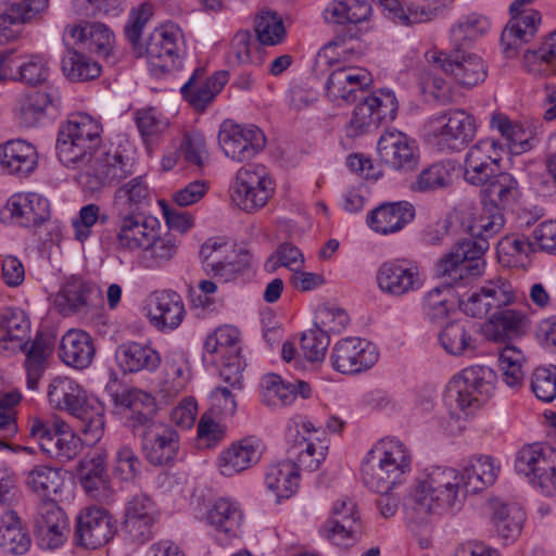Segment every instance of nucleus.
<instances>
[{
    "label": "nucleus",
    "mask_w": 556,
    "mask_h": 556,
    "mask_svg": "<svg viewBox=\"0 0 556 556\" xmlns=\"http://www.w3.org/2000/svg\"><path fill=\"white\" fill-rule=\"evenodd\" d=\"M460 482V473L452 467L432 466L425 469L405 497L406 513L417 521L455 514L467 497Z\"/></svg>",
    "instance_id": "obj_1"
},
{
    "label": "nucleus",
    "mask_w": 556,
    "mask_h": 556,
    "mask_svg": "<svg viewBox=\"0 0 556 556\" xmlns=\"http://www.w3.org/2000/svg\"><path fill=\"white\" fill-rule=\"evenodd\" d=\"M504 212L482 205L481 212L469 225L471 239L458 242L439 263L438 269L453 281L476 279L485 269L484 253L489 249L488 240L504 227Z\"/></svg>",
    "instance_id": "obj_2"
},
{
    "label": "nucleus",
    "mask_w": 556,
    "mask_h": 556,
    "mask_svg": "<svg viewBox=\"0 0 556 556\" xmlns=\"http://www.w3.org/2000/svg\"><path fill=\"white\" fill-rule=\"evenodd\" d=\"M127 424L132 432L141 438L142 451L147 460L154 466H163L173 460L179 448V435L169 425L155 420L153 399L142 392L130 394Z\"/></svg>",
    "instance_id": "obj_3"
},
{
    "label": "nucleus",
    "mask_w": 556,
    "mask_h": 556,
    "mask_svg": "<svg viewBox=\"0 0 556 556\" xmlns=\"http://www.w3.org/2000/svg\"><path fill=\"white\" fill-rule=\"evenodd\" d=\"M48 400L55 409L67 412L79 422L84 441L88 445L98 443L104 434V407L88 399L85 390L73 379L55 377L48 386Z\"/></svg>",
    "instance_id": "obj_4"
},
{
    "label": "nucleus",
    "mask_w": 556,
    "mask_h": 556,
    "mask_svg": "<svg viewBox=\"0 0 556 556\" xmlns=\"http://www.w3.org/2000/svg\"><path fill=\"white\" fill-rule=\"evenodd\" d=\"M489 22L485 17L471 13L460 17L450 30L452 50L447 54L438 49H431L425 53L427 62L438 68L458 67H488L481 54L470 49V43L485 34Z\"/></svg>",
    "instance_id": "obj_5"
},
{
    "label": "nucleus",
    "mask_w": 556,
    "mask_h": 556,
    "mask_svg": "<svg viewBox=\"0 0 556 556\" xmlns=\"http://www.w3.org/2000/svg\"><path fill=\"white\" fill-rule=\"evenodd\" d=\"M495 371L484 365L464 368L448 381L444 403L452 416L457 418L473 414L493 394Z\"/></svg>",
    "instance_id": "obj_6"
},
{
    "label": "nucleus",
    "mask_w": 556,
    "mask_h": 556,
    "mask_svg": "<svg viewBox=\"0 0 556 556\" xmlns=\"http://www.w3.org/2000/svg\"><path fill=\"white\" fill-rule=\"evenodd\" d=\"M377 457L363 465V481L376 493H389L406 482L412 471V454L399 440L382 441Z\"/></svg>",
    "instance_id": "obj_7"
},
{
    "label": "nucleus",
    "mask_w": 556,
    "mask_h": 556,
    "mask_svg": "<svg viewBox=\"0 0 556 556\" xmlns=\"http://www.w3.org/2000/svg\"><path fill=\"white\" fill-rule=\"evenodd\" d=\"M102 125L86 113L72 115L59 126L55 150L65 166L84 165L102 144Z\"/></svg>",
    "instance_id": "obj_8"
},
{
    "label": "nucleus",
    "mask_w": 556,
    "mask_h": 556,
    "mask_svg": "<svg viewBox=\"0 0 556 556\" xmlns=\"http://www.w3.org/2000/svg\"><path fill=\"white\" fill-rule=\"evenodd\" d=\"M254 24L256 38L249 30H239L235 35L231 54L233 65L263 66L267 56L264 46L279 45L286 37L283 21L274 11H262Z\"/></svg>",
    "instance_id": "obj_9"
},
{
    "label": "nucleus",
    "mask_w": 556,
    "mask_h": 556,
    "mask_svg": "<svg viewBox=\"0 0 556 556\" xmlns=\"http://www.w3.org/2000/svg\"><path fill=\"white\" fill-rule=\"evenodd\" d=\"M83 166L80 182L91 192L117 184L135 173L134 159L119 148L108 150L101 146Z\"/></svg>",
    "instance_id": "obj_10"
},
{
    "label": "nucleus",
    "mask_w": 556,
    "mask_h": 556,
    "mask_svg": "<svg viewBox=\"0 0 556 556\" xmlns=\"http://www.w3.org/2000/svg\"><path fill=\"white\" fill-rule=\"evenodd\" d=\"M428 141L442 153L463 150L476 135V124L464 110H448L428 121Z\"/></svg>",
    "instance_id": "obj_11"
},
{
    "label": "nucleus",
    "mask_w": 556,
    "mask_h": 556,
    "mask_svg": "<svg viewBox=\"0 0 556 556\" xmlns=\"http://www.w3.org/2000/svg\"><path fill=\"white\" fill-rule=\"evenodd\" d=\"M275 193V182L267 168L261 164L241 167L230 187L232 203L241 211L256 213Z\"/></svg>",
    "instance_id": "obj_12"
},
{
    "label": "nucleus",
    "mask_w": 556,
    "mask_h": 556,
    "mask_svg": "<svg viewBox=\"0 0 556 556\" xmlns=\"http://www.w3.org/2000/svg\"><path fill=\"white\" fill-rule=\"evenodd\" d=\"M515 468L545 495L556 494L555 447L540 443L525 445L516 455Z\"/></svg>",
    "instance_id": "obj_13"
},
{
    "label": "nucleus",
    "mask_w": 556,
    "mask_h": 556,
    "mask_svg": "<svg viewBox=\"0 0 556 556\" xmlns=\"http://www.w3.org/2000/svg\"><path fill=\"white\" fill-rule=\"evenodd\" d=\"M397 109V100L390 89H380L365 97L353 110L345 128L348 137H359L378 128L383 122L393 121Z\"/></svg>",
    "instance_id": "obj_14"
},
{
    "label": "nucleus",
    "mask_w": 556,
    "mask_h": 556,
    "mask_svg": "<svg viewBox=\"0 0 556 556\" xmlns=\"http://www.w3.org/2000/svg\"><path fill=\"white\" fill-rule=\"evenodd\" d=\"M51 0H15L0 3V46L17 40L25 25L45 21Z\"/></svg>",
    "instance_id": "obj_15"
},
{
    "label": "nucleus",
    "mask_w": 556,
    "mask_h": 556,
    "mask_svg": "<svg viewBox=\"0 0 556 556\" xmlns=\"http://www.w3.org/2000/svg\"><path fill=\"white\" fill-rule=\"evenodd\" d=\"M319 429L303 417L296 416L288 424L287 439L291 443L290 452L296 456L299 466L315 471L325 460L328 446L317 435Z\"/></svg>",
    "instance_id": "obj_16"
},
{
    "label": "nucleus",
    "mask_w": 556,
    "mask_h": 556,
    "mask_svg": "<svg viewBox=\"0 0 556 556\" xmlns=\"http://www.w3.org/2000/svg\"><path fill=\"white\" fill-rule=\"evenodd\" d=\"M63 427L64 422L51 426L39 418L29 424V435L38 442L41 452L62 464L74 459L81 450V440Z\"/></svg>",
    "instance_id": "obj_17"
},
{
    "label": "nucleus",
    "mask_w": 556,
    "mask_h": 556,
    "mask_svg": "<svg viewBox=\"0 0 556 556\" xmlns=\"http://www.w3.org/2000/svg\"><path fill=\"white\" fill-rule=\"evenodd\" d=\"M218 143L226 156L237 162H245L264 149L266 138L254 125H241L225 119L219 126Z\"/></svg>",
    "instance_id": "obj_18"
},
{
    "label": "nucleus",
    "mask_w": 556,
    "mask_h": 556,
    "mask_svg": "<svg viewBox=\"0 0 556 556\" xmlns=\"http://www.w3.org/2000/svg\"><path fill=\"white\" fill-rule=\"evenodd\" d=\"M115 532V519L101 506H87L76 516L74 541L81 547H101L113 539Z\"/></svg>",
    "instance_id": "obj_19"
},
{
    "label": "nucleus",
    "mask_w": 556,
    "mask_h": 556,
    "mask_svg": "<svg viewBox=\"0 0 556 556\" xmlns=\"http://www.w3.org/2000/svg\"><path fill=\"white\" fill-rule=\"evenodd\" d=\"M504 146L493 138L479 140L466 153L464 179L472 186L485 185L501 169Z\"/></svg>",
    "instance_id": "obj_20"
},
{
    "label": "nucleus",
    "mask_w": 556,
    "mask_h": 556,
    "mask_svg": "<svg viewBox=\"0 0 556 556\" xmlns=\"http://www.w3.org/2000/svg\"><path fill=\"white\" fill-rule=\"evenodd\" d=\"M49 217V201L36 192L15 193L0 210V220L3 224H14L25 228L39 227Z\"/></svg>",
    "instance_id": "obj_21"
},
{
    "label": "nucleus",
    "mask_w": 556,
    "mask_h": 556,
    "mask_svg": "<svg viewBox=\"0 0 556 556\" xmlns=\"http://www.w3.org/2000/svg\"><path fill=\"white\" fill-rule=\"evenodd\" d=\"M378 361L376 346L362 338L348 337L339 340L330 353L331 366L344 375H354L374 366Z\"/></svg>",
    "instance_id": "obj_22"
},
{
    "label": "nucleus",
    "mask_w": 556,
    "mask_h": 556,
    "mask_svg": "<svg viewBox=\"0 0 556 556\" xmlns=\"http://www.w3.org/2000/svg\"><path fill=\"white\" fill-rule=\"evenodd\" d=\"M159 519L155 502L147 494H135L126 503L123 530L129 540L143 544L153 539Z\"/></svg>",
    "instance_id": "obj_23"
},
{
    "label": "nucleus",
    "mask_w": 556,
    "mask_h": 556,
    "mask_svg": "<svg viewBox=\"0 0 556 556\" xmlns=\"http://www.w3.org/2000/svg\"><path fill=\"white\" fill-rule=\"evenodd\" d=\"M115 241L116 249L125 252L142 251L151 247L156 230L160 227L159 220L146 214L128 216H115Z\"/></svg>",
    "instance_id": "obj_24"
},
{
    "label": "nucleus",
    "mask_w": 556,
    "mask_h": 556,
    "mask_svg": "<svg viewBox=\"0 0 556 556\" xmlns=\"http://www.w3.org/2000/svg\"><path fill=\"white\" fill-rule=\"evenodd\" d=\"M377 283L386 294L404 296L421 289L424 280L416 263L407 258H395L379 267Z\"/></svg>",
    "instance_id": "obj_25"
},
{
    "label": "nucleus",
    "mask_w": 556,
    "mask_h": 556,
    "mask_svg": "<svg viewBox=\"0 0 556 556\" xmlns=\"http://www.w3.org/2000/svg\"><path fill=\"white\" fill-rule=\"evenodd\" d=\"M517 299L511 283L504 278L488 280L479 290L460 301V307L466 315L482 318L492 309L495 312L513 304Z\"/></svg>",
    "instance_id": "obj_26"
},
{
    "label": "nucleus",
    "mask_w": 556,
    "mask_h": 556,
    "mask_svg": "<svg viewBox=\"0 0 556 556\" xmlns=\"http://www.w3.org/2000/svg\"><path fill=\"white\" fill-rule=\"evenodd\" d=\"M68 518L53 500H42L35 518L34 533L43 549L62 546L68 535Z\"/></svg>",
    "instance_id": "obj_27"
},
{
    "label": "nucleus",
    "mask_w": 556,
    "mask_h": 556,
    "mask_svg": "<svg viewBox=\"0 0 556 556\" xmlns=\"http://www.w3.org/2000/svg\"><path fill=\"white\" fill-rule=\"evenodd\" d=\"M523 3L515 0L509 8L511 18L501 35L502 51L505 58H515L519 48L530 41L541 23V15L538 11H523Z\"/></svg>",
    "instance_id": "obj_28"
},
{
    "label": "nucleus",
    "mask_w": 556,
    "mask_h": 556,
    "mask_svg": "<svg viewBox=\"0 0 556 556\" xmlns=\"http://www.w3.org/2000/svg\"><path fill=\"white\" fill-rule=\"evenodd\" d=\"M324 535L340 547H349L357 540L359 513L355 501L343 496L333 503L331 518L327 521Z\"/></svg>",
    "instance_id": "obj_29"
},
{
    "label": "nucleus",
    "mask_w": 556,
    "mask_h": 556,
    "mask_svg": "<svg viewBox=\"0 0 556 556\" xmlns=\"http://www.w3.org/2000/svg\"><path fill=\"white\" fill-rule=\"evenodd\" d=\"M146 311L150 324L163 332L178 328L186 315L182 298L172 290L152 292L147 299Z\"/></svg>",
    "instance_id": "obj_30"
},
{
    "label": "nucleus",
    "mask_w": 556,
    "mask_h": 556,
    "mask_svg": "<svg viewBox=\"0 0 556 556\" xmlns=\"http://www.w3.org/2000/svg\"><path fill=\"white\" fill-rule=\"evenodd\" d=\"M200 256L205 270L224 282L233 279L247 267L244 262L237 260L235 251L230 250L224 238L206 240L201 247Z\"/></svg>",
    "instance_id": "obj_31"
},
{
    "label": "nucleus",
    "mask_w": 556,
    "mask_h": 556,
    "mask_svg": "<svg viewBox=\"0 0 556 556\" xmlns=\"http://www.w3.org/2000/svg\"><path fill=\"white\" fill-rule=\"evenodd\" d=\"M64 31L99 59L109 60L113 56L115 36L104 23L79 21L66 25Z\"/></svg>",
    "instance_id": "obj_32"
},
{
    "label": "nucleus",
    "mask_w": 556,
    "mask_h": 556,
    "mask_svg": "<svg viewBox=\"0 0 556 556\" xmlns=\"http://www.w3.org/2000/svg\"><path fill=\"white\" fill-rule=\"evenodd\" d=\"M380 160L394 169H412L418 162V147L399 130L386 131L378 141Z\"/></svg>",
    "instance_id": "obj_33"
},
{
    "label": "nucleus",
    "mask_w": 556,
    "mask_h": 556,
    "mask_svg": "<svg viewBox=\"0 0 556 556\" xmlns=\"http://www.w3.org/2000/svg\"><path fill=\"white\" fill-rule=\"evenodd\" d=\"M228 73L213 72L208 75L207 72H193L180 92L194 110L204 111L229 80Z\"/></svg>",
    "instance_id": "obj_34"
},
{
    "label": "nucleus",
    "mask_w": 556,
    "mask_h": 556,
    "mask_svg": "<svg viewBox=\"0 0 556 556\" xmlns=\"http://www.w3.org/2000/svg\"><path fill=\"white\" fill-rule=\"evenodd\" d=\"M152 191L143 176H136L122 184L113 194L112 214L128 216L144 214L151 205Z\"/></svg>",
    "instance_id": "obj_35"
},
{
    "label": "nucleus",
    "mask_w": 556,
    "mask_h": 556,
    "mask_svg": "<svg viewBox=\"0 0 556 556\" xmlns=\"http://www.w3.org/2000/svg\"><path fill=\"white\" fill-rule=\"evenodd\" d=\"M261 455V441L255 437H248L223 451L217 458V466L223 476L232 477L256 464Z\"/></svg>",
    "instance_id": "obj_36"
},
{
    "label": "nucleus",
    "mask_w": 556,
    "mask_h": 556,
    "mask_svg": "<svg viewBox=\"0 0 556 556\" xmlns=\"http://www.w3.org/2000/svg\"><path fill=\"white\" fill-rule=\"evenodd\" d=\"M260 388L261 401L268 407L291 405L299 395L303 399L311 396V387L307 382H286L276 374L263 376Z\"/></svg>",
    "instance_id": "obj_37"
},
{
    "label": "nucleus",
    "mask_w": 556,
    "mask_h": 556,
    "mask_svg": "<svg viewBox=\"0 0 556 556\" xmlns=\"http://www.w3.org/2000/svg\"><path fill=\"white\" fill-rule=\"evenodd\" d=\"M481 203L502 212L513 210L521 197L518 180L507 172H498L481 185Z\"/></svg>",
    "instance_id": "obj_38"
},
{
    "label": "nucleus",
    "mask_w": 556,
    "mask_h": 556,
    "mask_svg": "<svg viewBox=\"0 0 556 556\" xmlns=\"http://www.w3.org/2000/svg\"><path fill=\"white\" fill-rule=\"evenodd\" d=\"M77 479L85 492L99 501L109 500L112 489L106 475L105 457L97 453L79 460Z\"/></svg>",
    "instance_id": "obj_39"
},
{
    "label": "nucleus",
    "mask_w": 556,
    "mask_h": 556,
    "mask_svg": "<svg viewBox=\"0 0 556 556\" xmlns=\"http://www.w3.org/2000/svg\"><path fill=\"white\" fill-rule=\"evenodd\" d=\"M61 98L56 89L46 86L45 90L27 93L20 102L18 117L25 127L36 126L43 116L60 112Z\"/></svg>",
    "instance_id": "obj_40"
},
{
    "label": "nucleus",
    "mask_w": 556,
    "mask_h": 556,
    "mask_svg": "<svg viewBox=\"0 0 556 556\" xmlns=\"http://www.w3.org/2000/svg\"><path fill=\"white\" fill-rule=\"evenodd\" d=\"M415 217L414 206L405 201L383 203L370 211L367 224L371 230L381 235L400 231Z\"/></svg>",
    "instance_id": "obj_41"
},
{
    "label": "nucleus",
    "mask_w": 556,
    "mask_h": 556,
    "mask_svg": "<svg viewBox=\"0 0 556 556\" xmlns=\"http://www.w3.org/2000/svg\"><path fill=\"white\" fill-rule=\"evenodd\" d=\"M0 166L10 175L27 176L38 166V152L26 140H9L0 146Z\"/></svg>",
    "instance_id": "obj_42"
},
{
    "label": "nucleus",
    "mask_w": 556,
    "mask_h": 556,
    "mask_svg": "<svg viewBox=\"0 0 556 556\" xmlns=\"http://www.w3.org/2000/svg\"><path fill=\"white\" fill-rule=\"evenodd\" d=\"M54 345L55 337L53 334L39 332L30 343V346L26 350L24 368L28 390H38L39 381L48 368L49 358L52 355Z\"/></svg>",
    "instance_id": "obj_43"
},
{
    "label": "nucleus",
    "mask_w": 556,
    "mask_h": 556,
    "mask_svg": "<svg viewBox=\"0 0 556 556\" xmlns=\"http://www.w3.org/2000/svg\"><path fill=\"white\" fill-rule=\"evenodd\" d=\"M97 292L92 283L80 278H72L55 294L53 304L64 317L85 314L90 306L91 296Z\"/></svg>",
    "instance_id": "obj_44"
},
{
    "label": "nucleus",
    "mask_w": 556,
    "mask_h": 556,
    "mask_svg": "<svg viewBox=\"0 0 556 556\" xmlns=\"http://www.w3.org/2000/svg\"><path fill=\"white\" fill-rule=\"evenodd\" d=\"M372 78L368 74H351V72H331L326 81V92L334 102H355L371 86Z\"/></svg>",
    "instance_id": "obj_45"
},
{
    "label": "nucleus",
    "mask_w": 556,
    "mask_h": 556,
    "mask_svg": "<svg viewBox=\"0 0 556 556\" xmlns=\"http://www.w3.org/2000/svg\"><path fill=\"white\" fill-rule=\"evenodd\" d=\"M94 353L92 339L84 330L71 329L61 339L59 355L67 366L85 369L91 364Z\"/></svg>",
    "instance_id": "obj_46"
},
{
    "label": "nucleus",
    "mask_w": 556,
    "mask_h": 556,
    "mask_svg": "<svg viewBox=\"0 0 556 556\" xmlns=\"http://www.w3.org/2000/svg\"><path fill=\"white\" fill-rule=\"evenodd\" d=\"M143 53L152 70H168L176 66V60L179 58L176 34L164 28L155 29L146 47H142Z\"/></svg>",
    "instance_id": "obj_47"
},
{
    "label": "nucleus",
    "mask_w": 556,
    "mask_h": 556,
    "mask_svg": "<svg viewBox=\"0 0 556 556\" xmlns=\"http://www.w3.org/2000/svg\"><path fill=\"white\" fill-rule=\"evenodd\" d=\"M528 324L526 314L514 308H503L493 313L484 324V333L491 341L502 342L519 337Z\"/></svg>",
    "instance_id": "obj_48"
},
{
    "label": "nucleus",
    "mask_w": 556,
    "mask_h": 556,
    "mask_svg": "<svg viewBox=\"0 0 556 556\" xmlns=\"http://www.w3.org/2000/svg\"><path fill=\"white\" fill-rule=\"evenodd\" d=\"M458 472L462 477L463 489L468 495L481 492L492 485L497 478L498 467L492 457L479 455L471 457Z\"/></svg>",
    "instance_id": "obj_49"
},
{
    "label": "nucleus",
    "mask_w": 556,
    "mask_h": 556,
    "mask_svg": "<svg viewBox=\"0 0 556 556\" xmlns=\"http://www.w3.org/2000/svg\"><path fill=\"white\" fill-rule=\"evenodd\" d=\"M115 357L124 372L153 371L161 364L160 354L155 350L138 342L121 344L116 349Z\"/></svg>",
    "instance_id": "obj_50"
},
{
    "label": "nucleus",
    "mask_w": 556,
    "mask_h": 556,
    "mask_svg": "<svg viewBox=\"0 0 556 556\" xmlns=\"http://www.w3.org/2000/svg\"><path fill=\"white\" fill-rule=\"evenodd\" d=\"M303 469L292 460H281L271 464L265 473V485L276 496L277 501L289 498L299 485L300 473Z\"/></svg>",
    "instance_id": "obj_51"
},
{
    "label": "nucleus",
    "mask_w": 556,
    "mask_h": 556,
    "mask_svg": "<svg viewBox=\"0 0 556 556\" xmlns=\"http://www.w3.org/2000/svg\"><path fill=\"white\" fill-rule=\"evenodd\" d=\"M439 342L443 350L460 356L476 349L473 324L467 319H458L445 325L439 332Z\"/></svg>",
    "instance_id": "obj_52"
},
{
    "label": "nucleus",
    "mask_w": 556,
    "mask_h": 556,
    "mask_svg": "<svg viewBox=\"0 0 556 556\" xmlns=\"http://www.w3.org/2000/svg\"><path fill=\"white\" fill-rule=\"evenodd\" d=\"M2 337L0 348L3 350H24L27 346L30 324L24 311L5 308L1 317Z\"/></svg>",
    "instance_id": "obj_53"
},
{
    "label": "nucleus",
    "mask_w": 556,
    "mask_h": 556,
    "mask_svg": "<svg viewBox=\"0 0 556 556\" xmlns=\"http://www.w3.org/2000/svg\"><path fill=\"white\" fill-rule=\"evenodd\" d=\"M490 127L500 132L513 153L521 154L532 149L534 137L519 122L511 121L506 114L494 112L491 115Z\"/></svg>",
    "instance_id": "obj_54"
},
{
    "label": "nucleus",
    "mask_w": 556,
    "mask_h": 556,
    "mask_svg": "<svg viewBox=\"0 0 556 556\" xmlns=\"http://www.w3.org/2000/svg\"><path fill=\"white\" fill-rule=\"evenodd\" d=\"M31 545L27 531L14 510L5 509L0 518V547L12 555L25 554Z\"/></svg>",
    "instance_id": "obj_55"
},
{
    "label": "nucleus",
    "mask_w": 556,
    "mask_h": 556,
    "mask_svg": "<svg viewBox=\"0 0 556 556\" xmlns=\"http://www.w3.org/2000/svg\"><path fill=\"white\" fill-rule=\"evenodd\" d=\"M442 276V274L438 270ZM447 278L446 285L435 287L427 292L422 299L421 307L425 317L431 323H440L445 319L450 312L454 308L452 296L453 291L451 285L459 286L467 285L472 279L453 281L447 275H443Z\"/></svg>",
    "instance_id": "obj_56"
},
{
    "label": "nucleus",
    "mask_w": 556,
    "mask_h": 556,
    "mask_svg": "<svg viewBox=\"0 0 556 556\" xmlns=\"http://www.w3.org/2000/svg\"><path fill=\"white\" fill-rule=\"evenodd\" d=\"M243 515L239 506L228 498H218L206 514V522L217 532L236 538L242 525Z\"/></svg>",
    "instance_id": "obj_57"
},
{
    "label": "nucleus",
    "mask_w": 556,
    "mask_h": 556,
    "mask_svg": "<svg viewBox=\"0 0 556 556\" xmlns=\"http://www.w3.org/2000/svg\"><path fill=\"white\" fill-rule=\"evenodd\" d=\"M492 522L498 536L506 543L514 542L521 533L525 511L516 504H505L500 501L492 503Z\"/></svg>",
    "instance_id": "obj_58"
},
{
    "label": "nucleus",
    "mask_w": 556,
    "mask_h": 556,
    "mask_svg": "<svg viewBox=\"0 0 556 556\" xmlns=\"http://www.w3.org/2000/svg\"><path fill=\"white\" fill-rule=\"evenodd\" d=\"M453 72H420L418 87L426 101L447 104L453 100Z\"/></svg>",
    "instance_id": "obj_59"
},
{
    "label": "nucleus",
    "mask_w": 556,
    "mask_h": 556,
    "mask_svg": "<svg viewBox=\"0 0 556 556\" xmlns=\"http://www.w3.org/2000/svg\"><path fill=\"white\" fill-rule=\"evenodd\" d=\"M63 483L61 471L48 465H37L27 471L26 486L42 500H51V494H56Z\"/></svg>",
    "instance_id": "obj_60"
},
{
    "label": "nucleus",
    "mask_w": 556,
    "mask_h": 556,
    "mask_svg": "<svg viewBox=\"0 0 556 556\" xmlns=\"http://www.w3.org/2000/svg\"><path fill=\"white\" fill-rule=\"evenodd\" d=\"M370 13V5L366 1L333 0L324 10V18L332 24H357L365 21Z\"/></svg>",
    "instance_id": "obj_61"
},
{
    "label": "nucleus",
    "mask_w": 556,
    "mask_h": 556,
    "mask_svg": "<svg viewBox=\"0 0 556 556\" xmlns=\"http://www.w3.org/2000/svg\"><path fill=\"white\" fill-rule=\"evenodd\" d=\"M134 121L148 149L156 143L169 126L168 119L151 106L138 109L134 113Z\"/></svg>",
    "instance_id": "obj_62"
},
{
    "label": "nucleus",
    "mask_w": 556,
    "mask_h": 556,
    "mask_svg": "<svg viewBox=\"0 0 556 556\" xmlns=\"http://www.w3.org/2000/svg\"><path fill=\"white\" fill-rule=\"evenodd\" d=\"M454 165L450 161L437 162L424 168L412 185L415 191H434L448 187L453 181Z\"/></svg>",
    "instance_id": "obj_63"
},
{
    "label": "nucleus",
    "mask_w": 556,
    "mask_h": 556,
    "mask_svg": "<svg viewBox=\"0 0 556 556\" xmlns=\"http://www.w3.org/2000/svg\"><path fill=\"white\" fill-rule=\"evenodd\" d=\"M176 154L187 164L203 167L208 160L204 136L195 129L185 131Z\"/></svg>",
    "instance_id": "obj_64"
}]
</instances>
